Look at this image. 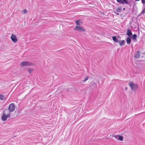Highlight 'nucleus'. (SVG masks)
<instances>
[{
  "instance_id": "f257e3e1",
  "label": "nucleus",
  "mask_w": 145,
  "mask_h": 145,
  "mask_svg": "<svg viewBox=\"0 0 145 145\" xmlns=\"http://www.w3.org/2000/svg\"><path fill=\"white\" fill-rule=\"evenodd\" d=\"M10 116V113L8 110H5L3 112V114L2 117V119L3 121H5L7 119V118Z\"/></svg>"
},
{
  "instance_id": "f03ea898",
  "label": "nucleus",
  "mask_w": 145,
  "mask_h": 145,
  "mask_svg": "<svg viewBox=\"0 0 145 145\" xmlns=\"http://www.w3.org/2000/svg\"><path fill=\"white\" fill-rule=\"evenodd\" d=\"M129 85L130 87L132 90L133 91H135L138 88V86L137 84L131 82L129 83Z\"/></svg>"
},
{
  "instance_id": "7ed1b4c3",
  "label": "nucleus",
  "mask_w": 145,
  "mask_h": 145,
  "mask_svg": "<svg viewBox=\"0 0 145 145\" xmlns=\"http://www.w3.org/2000/svg\"><path fill=\"white\" fill-rule=\"evenodd\" d=\"M15 110V105L13 103H11L9 105L8 110L9 112L14 111Z\"/></svg>"
},
{
  "instance_id": "20e7f679",
  "label": "nucleus",
  "mask_w": 145,
  "mask_h": 145,
  "mask_svg": "<svg viewBox=\"0 0 145 145\" xmlns=\"http://www.w3.org/2000/svg\"><path fill=\"white\" fill-rule=\"evenodd\" d=\"M74 30L75 31H85V30L82 27L78 26L76 25L75 27L74 28Z\"/></svg>"
},
{
  "instance_id": "39448f33",
  "label": "nucleus",
  "mask_w": 145,
  "mask_h": 145,
  "mask_svg": "<svg viewBox=\"0 0 145 145\" xmlns=\"http://www.w3.org/2000/svg\"><path fill=\"white\" fill-rule=\"evenodd\" d=\"M32 63L30 62L23 61L20 64V65L21 66H26V65H31Z\"/></svg>"
},
{
  "instance_id": "423d86ee",
  "label": "nucleus",
  "mask_w": 145,
  "mask_h": 145,
  "mask_svg": "<svg viewBox=\"0 0 145 145\" xmlns=\"http://www.w3.org/2000/svg\"><path fill=\"white\" fill-rule=\"evenodd\" d=\"M12 41L14 42H16L18 41V39L16 35L14 34H12L10 37Z\"/></svg>"
},
{
  "instance_id": "0eeeda50",
  "label": "nucleus",
  "mask_w": 145,
  "mask_h": 145,
  "mask_svg": "<svg viewBox=\"0 0 145 145\" xmlns=\"http://www.w3.org/2000/svg\"><path fill=\"white\" fill-rule=\"evenodd\" d=\"M140 56V52L139 50H138L137 51L136 53L134 56V57L136 58H138Z\"/></svg>"
},
{
  "instance_id": "6e6552de",
  "label": "nucleus",
  "mask_w": 145,
  "mask_h": 145,
  "mask_svg": "<svg viewBox=\"0 0 145 145\" xmlns=\"http://www.w3.org/2000/svg\"><path fill=\"white\" fill-rule=\"evenodd\" d=\"M116 138L118 140L122 141L123 140V137L122 136L120 135H116L115 136Z\"/></svg>"
},
{
  "instance_id": "1a4fd4ad",
  "label": "nucleus",
  "mask_w": 145,
  "mask_h": 145,
  "mask_svg": "<svg viewBox=\"0 0 145 145\" xmlns=\"http://www.w3.org/2000/svg\"><path fill=\"white\" fill-rule=\"evenodd\" d=\"M126 34L129 37H131L132 36L131 31L129 29H127Z\"/></svg>"
},
{
  "instance_id": "9d476101",
  "label": "nucleus",
  "mask_w": 145,
  "mask_h": 145,
  "mask_svg": "<svg viewBox=\"0 0 145 145\" xmlns=\"http://www.w3.org/2000/svg\"><path fill=\"white\" fill-rule=\"evenodd\" d=\"M118 42L119 43L120 46H122L125 44V42L124 40H119Z\"/></svg>"
},
{
  "instance_id": "9b49d317",
  "label": "nucleus",
  "mask_w": 145,
  "mask_h": 145,
  "mask_svg": "<svg viewBox=\"0 0 145 145\" xmlns=\"http://www.w3.org/2000/svg\"><path fill=\"white\" fill-rule=\"evenodd\" d=\"M126 41L127 43L128 44H129L131 42V39L129 37H127Z\"/></svg>"
},
{
  "instance_id": "f8f14e48",
  "label": "nucleus",
  "mask_w": 145,
  "mask_h": 145,
  "mask_svg": "<svg viewBox=\"0 0 145 145\" xmlns=\"http://www.w3.org/2000/svg\"><path fill=\"white\" fill-rule=\"evenodd\" d=\"M112 39L113 41L116 42H118V39H117L115 36H113Z\"/></svg>"
},
{
  "instance_id": "ddd939ff",
  "label": "nucleus",
  "mask_w": 145,
  "mask_h": 145,
  "mask_svg": "<svg viewBox=\"0 0 145 145\" xmlns=\"http://www.w3.org/2000/svg\"><path fill=\"white\" fill-rule=\"evenodd\" d=\"M116 11L117 12H120L121 10V7H118L116 9Z\"/></svg>"
},
{
  "instance_id": "4468645a",
  "label": "nucleus",
  "mask_w": 145,
  "mask_h": 145,
  "mask_svg": "<svg viewBox=\"0 0 145 145\" xmlns=\"http://www.w3.org/2000/svg\"><path fill=\"white\" fill-rule=\"evenodd\" d=\"M4 99V96L0 94V100H3Z\"/></svg>"
},
{
  "instance_id": "2eb2a0df",
  "label": "nucleus",
  "mask_w": 145,
  "mask_h": 145,
  "mask_svg": "<svg viewBox=\"0 0 145 145\" xmlns=\"http://www.w3.org/2000/svg\"><path fill=\"white\" fill-rule=\"evenodd\" d=\"M117 1L120 3H121L122 4H124V2L122 0H116Z\"/></svg>"
},
{
  "instance_id": "dca6fc26",
  "label": "nucleus",
  "mask_w": 145,
  "mask_h": 145,
  "mask_svg": "<svg viewBox=\"0 0 145 145\" xmlns=\"http://www.w3.org/2000/svg\"><path fill=\"white\" fill-rule=\"evenodd\" d=\"M80 20H77L76 21L75 23L76 24L80 25Z\"/></svg>"
},
{
  "instance_id": "f3484780",
  "label": "nucleus",
  "mask_w": 145,
  "mask_h": 145,
  "mask_svg": "<svg viewBox=\"0 0 145 145\" xmlns=\"http://www.w3.org/2000/svg\"><path fill=\"white\" fill-rule=\"evenodd\" d=\"M27 11L26 9H25L24 10H22V12L23 14H25L27 13Z\"/></svg>"
},
{
  "instance_id": "a211bd4d",
  "label": "nucleus",
  "mask_w": 145,
  "mask_h": 145,
  "mask_svg": "<svg viewBox=\"0 0 145 145\" xmlns=\"http://www.w3.org/2000/svg\"><path fill=\"white\" fill-rule=\"evenodd\" d=\"M137 37V35L136 34H134L133 35V39H135Z\"/></svg>"
},
{
  "instance_id": "6ab92c4d",
  "label": "nucleus",
  "mask_w": 145,
  "mask_h": 145,
  "mask_svg": "<svg viewBox=\"0 0 145 145\" xmlns=\"http://www.w3.org/2000/svg\"><path fill=\"white\" fill-rule=\"evenodd\" d=\"M122 1L124 2H125V3L126 4H129L127 0H122Z\"/></svg>"
},
{
  "instance_id": "aec40b11",
  "label": "nucleus",
  "mask_w": 145,
  "mask_h": 145,
  "mask_svg": "<svg viewBox=\"0 0 145 145\" xmlns=\"http://www.w3.org/2000/svg\"><path fill=\"white\" fill-rule=\"evenodd\" d=\"M145 13V8L143 9L142 11L141 12L140 14H144Z\"/></svg>"
},
{
  "instance_id": "412c9836",
  "label": "nucleus",
  "mask_w": 145,
  "mask_h": 145,
  "mask_svg": "<svg viewBox=\"0 0 145 145\" xmlns=\"http://www.w3.org/2000/svg\"><path fill=\"white\" fill-rule=\"evenodd\" d=\"M88 78V76H86L85 77L84 80H83V81H85L87 80Z\"/></svg>"
},
{
  "instance_id": "4be33fe9",
  "label": "nucleus",
  "mask_w": 145,
  "mask_h": 145,
  "mask_svg": "<svg viewBox=\"0 0 145 145\" xmlns=\"http://www.w3.org/2000/svg\"><path fill=\"white\" fill-rule=\"evenodd\" d=\"M28 71L30 73L32 71V70L31 69H28Z\"/></svg>"
},
{
  "instance_id": "5701e85b",
  "label": "nucleus",
  "mask_w": 145,
  "mask_h": 145,
  "mask_svg": "<svg viewBox=\"0 0 145 145\" xmlns=\"http://www.w3.org/2000/svg\"><path fill=\"white\" fill-rule=\"evenodd\" d=\"M142 3L143 4H144L145 3V0H141Z\"/></svg>"
},
{
  "instance_id": "b1692460",
  "label": "nucleus",
  "mask_w": 145,
  "mask_h": 145,
  "mask_svg": "<svg viewBox=\"0 0 145 145\" xmlns=\"http://www.w3.org/2000/svg\"><path fill=\"white\" fill-rule=\"evenodd\" d=\"M136 0V1H140V0Z\"/></svg>"
},
{
  "instance_id": "393cba45",
  "label": "nucleus",
  "mask_w": 145,
  "mask_h": 145,
  "mask_svg": "<svg viewBox=\"0 0 145 145\" xmlns=\"http://www.w3.org/2000/svg\"><path fill=\"white\" fill-rule=\"evenodd\" d=\"M116 14H117V15H118L119 14V13H116Z\"/></svg>"
},
{
  "instance_id": "a878e982",
  "label": "nucleus",
  "mask_w": 145,
  "mask_h": 145,
  "mask_svg": "<svg viewBox=\"0 0 145 145\" xmlns=\"http://www.w3.org/2000/svg\"><path fill=\"white\" fill-rule=\"evenodd\" d=\"M125 89H126V90H127V87H126L125 88Z\"/></svg>"
},
{
  "instance_id": "bb28decb",
  "label": "nucleus",
  "mask_w": 145,
  "mask_h": 145,
  "mask_svg": "<svg viewBox=\"0 0 145 145\" xmlns=\"http://www.w3.org/2000/svg\"><path fill=\"white\" fill-rule=\"evenodd\" d=\"M125 8H123V10H125Z\"/></svg>"
}]
</instances>
